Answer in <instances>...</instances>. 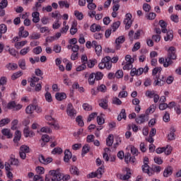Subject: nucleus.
Instances as JSON below:
<instances>
[{
  "label": "nucleus",
  "mask_w": 181,
  "mask_h": 181,
  "mask_svg": "<svg viewBox=\"0 0 181 181\" xmlns=\"http://www.w3.org/2000/svg\"><path fill=\"white\" fill-rule=\"evenodd\" d=\"M95 73H91L88 77V83L90 86H94L95 83Z\"/></svg>",
  "instance_id": "nucleus-29"
},
{
  "label": "nucleus",
  "mask_w": 181,
  "mask_h": 181,
  "mask_svg": "<svg viewBox=\"0 0 181 181\" xmlns=\"http://www.w3.org/2000/svg\"><path fill=\"white\" fill-rule=\"evenodd\" d=\"M23 105L16 103L15 101H11L7 104L6 108L8 110H13L14 111H19L20 110H22Z\"/></svg>",
  "instance_id": "nucleus-3"
},
{
  "label": "nucleus",
  "mask_w": 181,
  "mask_h": 181,
  "mask_svg": "<svg viewBox=\"0 0 181 181\" xmlns=\"http://www.w3.org/2000/svg\"><path fill=\"white\" fill-rule=\"evenodd\" d=\"M30 39L32 40H37V39H40V34L37 33H33L30 36Z\"/></svg>",
  "instance_id": "nucleus-54"
},
{
  "label": "nucleus",
  "mask_w": 181,
  "mask_h": 181,
  "mask_svg": "<svg viewBox=\"0 0 181 181\" xmlns=\"http://www.w3.org/2000/svg\"><path fill=\"white\" fill-rule=\"evenodd\" d=\"M144 73V68H139L136 69V68H132L130 71V76L132 77H134V76H136L137 77L139 76H141V74Z\"/></svg>",
  "instance_id": "nucleus-6"
},
{
  "label": "nucleus",
  "mask_w": 181,
  "mask_h": 181,
  "mask_svg": "<svg viewBox=\"0 0 181 181\" xmlns=\"http://www.w3.org/2000/svg\"><path fill=\"white\" fill-rule=\"evenodd\" d=\"M176 57H177L176 55V47L171 46L168 49V57L165 58V62L163 57L160 58L158 62L160 64H163L164 67H169L170 64H173L172 60H176Z\"/></svg>",
  "instance_id": "nucleus-1"
},
{
  "label": "nucleus",
  "mask_w": 181,
  "mask_h": 181,
  "mask_svg": "<svg viewBox=\"0 0 181 181\" xmlns=\"http://www.w3.org/2000/svg\"><path fill=\"white\" fill-rule=\"evenodd\" d=\"M88 152H90V146H88V144H86L82 148V155H86Z\"/></svg>",
  "instance_id": "nucleus-56"
},
{
  "label": "nucleus",
  "mask_w": 181,
  "mask_h": 181,
  "mask_svg": "<svg viewBox=\"0 0 181 181\" xmlns=\"http://www.w3.org/2000/svg\"><path fill=\"white\" fill-rule=\"evenodd\" d=\"M162 71V68L160 67H156L153 69V76L154 78H158L159 77V74H160V72ZM158 74V75H157Z\"/></svg>",
  "instance_id": "nucleus-25"
},
{
  "label": "nucleus",
  "mask_w": 181,
  "mask_h": 181,
  "mask_svg": "<svg viewBox=\"0 0 181 181\" xmlns=\"http://www.w3.org/2000/svg\"><path fill=\"white\" fill-rule=\"evenodd\" d=\"M21 76H22V72L17 71L11 76V80H16V78H19V77H21Z\"/></svg>",
  "instance_id": "nucleus-57"
},
{
  "label": "nucleus",
  "mask_w": 181,
  "mask_h": 181,
  "mask_svg": "<svg viewBox=\"0 0 181 181\" xmlns=\"http://www.w3.org/2000/svg\"><path fill=\"white\" fill-rule=\"evenodd\" d=\"M55 98L58 101H63V100H66V98H67V95L64 93H57L55 95Z\"/></svg>",
  "instance_id": "nucleus-20"
},
{
  "label": "nucleus",
  "mask_w": 181,
  "mask_h": 181,
  "mask_svg": "<svg viewBox=\"0 0 181 181\" xmlns=\"http://www.w3.org/2000/svg\"><path fill=\"white\" fill-rule=\"evenodd\" d=\"M119 98H127L128 97V92L127 90H122L119 93Z\"/></svg>",
  "instance_id": "nucleus-51"
},
{
  "label": "nucleus",
  "mask_w": 181,
  "mask_h": 181,
  "mask_svg": "<svg viewBox=\"0 0 181 181\" xmlns=\"http://www.w3.org/2000/svg\"><path fill=\"white\" fill-rule=\"evenodd\" d=\"M40 78L33 76L31 78H28V83H30V87H35L36 86V83H39Z\"/></svg>",
  "instance_id": "nucleus-16"
},
{
  "label": "nucleus",
  "mask_w": 181,
  "mask_h": 181,
  "mask_svg": "<svg viewBox=\"0 0 181 181\" xmlns=\"http://www.w3.org/2000/svg\"><path fill=\"white\" fill-rule=\"evenodd\" d=\"M66 112L69 117H71V118L76 117V115L77 114V112H76V110H74V107H73V105L71 104L68 105Z\"/></svg>",
  "instance_id": "nucleus-8"
},
{
  "label": "nucleus",
  "mask_w": 181,
  "mask_h": 181,
  "mask_svg": "<svg viewBox=\"0 0 181 181\" xmlns=\"http://www.w3.org/2000/svg\"><path fill=\"white\" fill-rule=\"evenodd\" d=\"M132 18V15L131 13L126 14V18H124L123 23L126 25V29H129L131 28V25H132V21L131 18Z\"/></svg>",
  "instance_id": "nucleus-7"
},
{
  "label": "nucleus",
  "mask_w": 181,
  "mask_h": 181,
  "mask_svg": "<svg viewBox=\"0 0 181 181\" xmlns=\"http://www.w3.org/2000/svg\"><path fill=\"white\" fill-rule=\"evenodd\" d=\"M112 144H114V139L112 136L109 135L106 139V145L107 146H112Z\"/></svg>",
  "instance_id": "nucleus-38"
},
{
  "label": "nucleus",
  "mask_w": 181,
  "mask_h": 181,
  "mask_svg": "<svg viewBox=\"0 0 181 181\" xmlns=\"http://www.w3.org/2000/svg\"><path fill=\"white\" fill-rule=\"evenodd\" d=\"M19 37H28L29 36V32L25 30V27H21L18 32Z\"/></svg>",
  "instance_id": "nucleus-13"
},
{
  "label": "nucleus",
  "mask_w": 181,
  "mask_h": 181,
  "mask_svg": "<svg viewBox=\"0 0 181 181\" xmlns=\"http://www.w3.org/2000/svg\"><path fill=\"white\" fill-rule=\"evenodd\" d=\"M29 52H30V47H26L23 48L20 51V54L21 56H26V54H28L29 53Z\"/></svg>",
  "instance_id": "nucleus-34"
},
{
  "label": "nucleus",
  "mask_w": 181,
  "mask_h": 181,
  "mask_svg": "<svg viewBox=\"0 0 181 181\" xmlns=\"http://www.w3.org/2000/svg\"><path fill=\"white\" fill-rule=\"evenodd\" d=\"M152 170L156 172V173H160V170H162V167L159 165H153Z\"/></svg>",
  "instance_id": "nucleus-58"
},
{
  "label": "nucleus",
  "mask_w": 181,
  "mask_h": 181,
  "mask_svg": "<svg viewBox=\"0 0 181 181\" xmlns=\"http://www.w3.org/2000/svg\"><path fill=\"white\" fill-rule=\"evenodd\" d=\"M122 66H123V70H131L133 67L132 64L125 62H122Z\"/></svg>",
  "instance_id": "nucleus-32"
},
{
  "label": "nucleus",
  "mask_w": 181,
  "mask_h": 181,
  "mask_svg": "<svg viewBox=\"0 0 181 181\" xmlns=\"http://www.w3.org/2000/svg\"><path fill=\"white\" fill-rule=\"evenodd\" d=\"M8 162L11 166H19V160H18V158L11 157L8 160Z\"/></svg>",
  "instance_id": "nucleus-27"
},
{
  "label": "nucleus",
  "mask_w": 181,
  "mask_h": 181,
  "mask_svg": "<svg viewBox=\"0 0 181 181\" xmlns=\"http://www.w3.org/2000/svg\"><path fill=\"white\" fill-rule=\"evenodd\" d=\"M39 161L40 163H43V165H49V163H51V162H53V158L48 157L45 158L42 155L40 156L39 157Z\"/></svg>",
  "instance_id": "nucleus-10"
},
{
  "label": "nucleus",
  "mask_w": 181,
  "mask_h": 181,
  "mask_svg": "<svg viewBox=\"0 0 181 181\" xmlns=\"http://www.w3.org/2000/svg\"><path fill=\"white\" fill-rule=\"evenodd\" d=\"M154 162L157 163V165H162L163 163V160L160 157H154Z\"/></svg>",
  "instance_id": "nucleus-63"
},
{
  "label": "nucleus",
  "mask_w": 181,
  "mask_h": 181,
  "mask_svg": "<svg viewBox=\"0 0 181 181\" xmlns=\"http://www.w3.org/2000/svg\"><path fill=\"white\" fill-rule=\"evenodd\" d=\"M122 119H127V113L125 109H122L119 115L117 116V120L122 121Z\"/></svg>",
  "instance_id": "nucleus-24"
},
{
  "label": "nucleus",
  "mask_w": 181,
  "mask_h": 181,
  "mask_svg": "<svg viewBox=\"0 0 181 181\" xmlns=\"http://www.w3.org/2000/svg\"><path fill=\"white\" fill-rule=\"evenodd\" d=\"M45 100L47 103H52L53 101V98H52V94L49 92H46L45 94Z\"/></svg>",
  "instance_id": "nucleus-49"
},
{
  "label": "nucleus",
  "mask_w": 181,
  "mask_h": 181,
  "mask_svg": "<svg viewBox=\"0 0 181 181\" xmlns=\"http://www.w3.org/2000/svg\"><path fill=\"white\" fill-rule=\"evenodd\" d=\"M11 122V119L9 118H5L1 120H0V127H5V125H7V124H9Z\"/></svg>",
  "instance_id": "nucleus-44"
},
{
  "label": "nucleus",
  "mask_w": 181,
  "mask_h": 181,
  "mask_svg": "<svg viewBox=\"0 0 181 181\" xmlns=\"http://www.w3.org/2000/svg\"><path fill=\"white\" fill-rule=\"evenodd\" d=\"M49 173L51 176V179L52 181H60L63 178V175H62V173H59L57 170H50Z\"/></svg>",
  "instance_id": "nucleus-4"
},
{
  "label": "nucleus",
  "mask_w": 181,
  "mask_h": 181,
  "mask_svg": "<svg viewBox=\"0 0 181 181\" xmlns=\"http://www.w3.org/2000/svg\"><path fill=\"white\" fill-rule=\"evenodd\" d=\"M86 69H87V65L86 63H83L76 68V71H83V70H86Z\"/></svg>",
  "instance_id": "nucleus-59"
},
{
  "label": "nucleus",
  "mask_w": 181,
  "mask_h": 181,
  "mask_svg": "<svg viewBox=\"0 0 181 181\" xmlns=\"http://www.w3.org/2000/svg\"><path fill=\"white\" fill-rule=\"evenodd\" d=\"M52 50L55 53H60V52H62V46H60L59 45H54Z\"/></svg>",
  "instance_id": "nucleus-61"
},
{
  "label": "nucleus",
  "mask_w": 181,
  "mask_h": 181,
  "mask_svg": "<svg viewBox=\"0 0 181 181\" xmlns=\"http://www.w3.org/2000/svg\"><path fill=\"white\" fill-rule=\"evenodd\" d=\"M94 77H95L96 81H100V80H103V77H104V74H103L100 71H98V72L95 73Z\"/></svg>",
  "instance_id": "nucleus-41"
},
{
  "label": "nucleus",
  "mask_w": 181,
  "mask_h": 181,
  "mask_svg": "<svg viewBox=\"0 0 181 181\" xmlns=\"http://www.w3.org/2000/svg\"><path fill=\"white\" fill-rule=\"evenodd\" d=\"M20 151L24 152L25 153H29L30 152L29 146H25V145L21 146L20 148Z\"/></svg>",
  "instance_id": "nucleus-53"
},
{
  "label": "nucleus",
  "mask_w": 181,
  "mask_h": 181,
  "mask_svg": "<svg viewBox=\"0 0 181 181\" xmlns=\"http://www.w3.org/2000/svg\"><path fill=\"white\" fill-rule=\"evenodd\" d=\"M74 15L78 19V21H83V18H84V16L83 15V13L78 11H74Z\"/></svg>",
  "instance_id": "nucleus-45"
},
{
  "label": "nucleus",
  "mask_w": 181,
  "mask_h": 181,
  "mask_svg": "<svg viewBox=\"0 0 181 181\" xmlns=\"http://www.w3.org/2000/svg\"><path fill=\"white\" fill-rule=\"evenodd\" d=\"M175 132H176V130L175 129V128H171L170 132L168 135V141H175L176 139V135L175 134Z\"/></svg>",
  "instance_id": "nucleus-21"
},
{
  "label": "nucleus",
  "mask_w": 181,
  "mask_h": 181,
  "mask_svg": "<svg viewBox=\"0 0 181 181\" xmlns=\"http://www.w3.org/2000/svg\"><path fill=\"white\" fill-rule=\"evenodd\" d=\"M71 156H73V154L70 151V150H65L64 151V160L66 163H69L70 159H71Z\"/></svg>",
  "instance_id": "nucleus-17"
},
{
  "label": "nucleus",
  "mask_w": 181,
  "mask_h": 181,
  "mask_svg": "<svg viewBox=\"0 0 181 181\" xmlns=\"http://www.w3.org/2000/svg\"><path fill=\"white\" fill-rule=\"evenodd\" d=\"M97 122H98V125H103L105 122V120L103 118V117L98 116L97 117Z\"/></svg>",
  "instance_id": "nucleus-64"
},
{
  "label": "nucleus",
  "mask_w": 181,
  "mask_h": 181,
  "mask_svg": "<svg viewBox=\"0 0 181 181\" xmlns=\"http://www.w3.org/2000/svg\"><path fill=\"white\" fill-rule=\"evenodd\" d=\"M1 134L7 138H11L12 136V134H11V130L8 129H4L1 130Z\"/></svg>",
  "instance_id": "nucleus-37"
},
{
  "label": "nucleus",
  "mask_w": 181,
  "mask_h": 181,
  "mask_svg": "<svg viewBox=\"0 0 181 181\" xmlns=\"http://www.w3.org/2000/svg\"><path fill=\"white\" fill-rule=\"evenodd\" d=\"M22 136V133L21 132V131L17 130L15 133V136L13 139V142L16 143V142H19L21 141V138Z\"/></svg>",
  "instance_id": "nucleus-30"
},
{
  "label": "nucleus",
  "mask_w": 181,
  "mask_h": 181,
  "mask_svg": "<svg viewBox=\"0 0 181 181\" xmlns=\"http://www.w3.org/2000/svg\"><path fill=\"white\" fill-rule=\"evenodd\" d=\"M7 70L13 71L18 69V64L15 63H8L6 65Z\"/></svg>",
  "instance_id": "nucleus-28"
},
{
  "label": "nucleus",
  "mask_w": 181,
  "mask_h": 181,
  "mask_svg": "<svg viewBox=\"0 0 181 181\" xmlns=\"http://www.w3.org/2000/svg\"><path fill=\"white\" fill-rule=\"evenodd\" d=\"M69 170L71 175H76V176H78L80 175V171L78 170V168H77L76 166H71Z\"/></svg>",
  "instance_id": "nucleus-31"
},
{
  "label": "nucleus",
  "mask_w": 181,
  "mask_h": 181,
  "mask_svg": "<svg viewBox=\"0 0 181 181\" xmlns=\"http://www.w3.org/2000/svg\"><path fill=\"white\" fill-rule=\"evenodd\" d=\"M125 42V37L124 36H119L115 40V43H116V49L117 50H119L121 49V45L122 43Z\"/></svg>",
  "instance_id": "nucleus-11"
},
{
  "label": "nucleus",
  "mask_w": 181,
  "mask_h": 181,
  "mask_svg": "<svg viewBox=\"0 0 181 181\" xmlns=\"http://www.w3.org/2000/svg\"><path fill=\"white\" fill-rule=\"evenodd\" d=\"M125 60V63H130L131 64H132V63L134 62V58H132V57H131L129 54L126 55Z\"/></svg>",
  "instance_id": "nucleus-55"
},
{
  "label": "nucleus",
  "mask_w": 181,
  "mask_h": 181,
  "mask_svg": "<svg viewBox=\"0 0 181 181\" xmlns=\"http://www.w3.org/2000/svg\"><path fill=\"white\" fill-rule=\"evenodd\" d=\"M32 16H33V22L34 23H39V22L40 21V18L39 17L40 16V13H39V12L37 11H35L32 13Z\"/></svg>",
  "instance_id": "nucleus-19"
},
{
  "label": "nucleus",
  "mask_w": 181,
  "mask_h": 181,
  "mask_svg": "<svg viewBox=\"0 0 181 181\" xmlns=\"http://www.w3.org/2000/svg\"><path fill=\"white\" fill-rule=\"evenodd\" d=\"M99 106L101 107V108H103V110H107V108H108V100H107V99L100 100Z\"/></svg>",
  "instance_id": "nucleus-26"
},
{
  "label": "nucleus",
  "mask_w": 181,
  "mask_h": 181,
  "mask_svg": "<svg viewBox=\"0 0 181 181\" xmlns=\"http://www.w3.org/2000/svg\"><path fill=\"white\" fill-rule=\"evenodd\" d=\"M159 25L160 28H162V33H166V32H168V29H166V23L163 20H160L159 21Z\"/></svg>",
  "instance_id": "nucleus-33"
},
{
  "label": "nucleus",
  "mask_w": 181,
  "mask_h": 181,
  "mask_svg": "<svg viewBox=\"0 0 181 181\" xmlns=\"http://www.w3.org/2000/svg\"><path fill=\"white\" fill-rule=\"evenodd\" d=\"M165 42H172L173 40V30L166 31V36L164 37Z\"/></svg>",
  "instance_id": "nucleus-15"
},
{
  "label": "nucleus",
  "mask_w": 181,
  "mask_h": 181,
  "mask_svg": "<svg viewBox=\"0 0 181 181\" xmlns=\"http://www.w3.org/2000/svg\"><path fill=\"white\" fill-rule=\"evenodd\" d=\"M76 121L79 127H84V122L83 121V117L81 116H78L76 119Z\"/></svg>",
  "instance_id": "nucleus-50"
},
{
  "label": "nucleus",
  "mask_w": 181,
  "mask_h": 181,
  "mask_svg": "<svg viewBox=\"0 0 181 181\" xmlns=\"http://www.w3.org/2000/svg\"><path fill=\"white\" fill-rule=\"evenodd\" d=\"M82 107L85 111H91L93 110V107L88 103H83Z\"/></svg>",
  "instance_id": "nucleus-52"
},
{
  "label": "nucleus",
  "mask_w": 181,
  "mask_h": 181,
  "mask_svg": "<svg viewBox=\"0 0 181 181\" xmlns=\"http://www.w3.org/2000/svg\"><path fill=\"white\" fill-rule=\"evenodd\" d=\"M23 134L25 138H32V136H35V132L32 130H30L29 127H25L24 129Z\"/></svg>",
  "instance_id": "nucleus-12"
},
{
  "label": "nucleus",
  "mask_w": 181,
  "mask_h": 181,
  "mask_svg": "<svg viewBox=\"0 0 181 181\" xmlns=\"http://www.w3.org/2000/svg\"><path fill=\"white\" fill-rule=\"evenodd\" d=\"M149 120V117L148 115L142 114L136 118V124H144V122H147Z\"/></svg>",
  "instance_id": "nucleus-5"
},
{
  "label": "nucleus",
  "mask_w": 181,
  "mask_h": 181,
  "mask_svg": "<svg viewBox=\"0 0 181 181\" xmlns=\"http://www.w3.org/2000/svg\"><path fill=\"white\" fill-rule=\"evenodd\" d=\"M59 8H63L64 7L66 8H70V4H69V3L66 1H59Z\"/></svg>",
  "instance_id": "nucleus-35"
},
{
  "label": "nucleus",
  "mask_w": 181,
  "mask_h": 181,
  "mask_svg": "<svg viewBox=\"0 0 181 181\" xmlns=\"http://www.w3.org/2000/svg\"><path fill=\"white\" fill-rule=\"evenodd\" d=\"M34 54H40L42 53V47L38 46L33 49Z\"/></svg>",
  "instance_id": "nucleus-60"
},
{
  "label": "nucleus",
  "mask_w": 181,
  "mask_h": 181,
  "mask_svg": "<svg viewBox=\"0 0 181 181\" xmlns=\"http://www.w3.org/2000/svg\"><path fill=\"white\" fill-rule=\"evenodd\" d=\"M173 173V168L172 166H168L165 168L163 172L164 177H169Z\"/></svg>",
  "instance_id": "nucleus-14"
},
{
  "label": "nucleus",
  "mask_w": 181,
  "mask_h": 181,
  "mask_svg": "<svg viewBox=\"0 0 181 181\" xmlns=\"http://www.w3.org/2000/svg\"><path fill=\"white\" fill-rule=\"evenodd\" d=\"M18 66L22 70H26V62L25 59H20L18 61Z\"/></svg>",
  "instance_id": "nucleus-40"
},
{
  "label": "nucleus",
  "mask_w": 181,
  "mask_h": 181,
  "mask_svg": "<svg viewBox=\"0 0 181 181\" xmlns=\"http://www.w3.org/2000/svg\"><path fill=\"white\" fill-rule=\"evenodd\" d=\"M146 97H148V98H153L155 95H156V93H155V90H147L146 92Z\"/></svg>",
  "instance_id": "nucleus-48"
},
{
  "label": "nucleus",
  "mask_w": 181,
  "mask_h": 181,
  "mask_svg": "<svg viewBox=\"0 0 181 181\" xmlns=\"http://www.w3.org/2000/svg\"><path fill=\"white\" fill-rule=\"evenodd\" d=\"M104 172H105V167L102 165L98 168L96 170V173L98 175V179H101L103 177V175H104Z\"/></svg>",
  "instance_id": "nucleus-18"
},
{
  "label": "nucleus",
  "mask_w": 181,
  "mask_h": 181,
  "mask_svg": "<svg viewBox=\"0 0 181 181\" xmlns=\"http://www.w3.org/2000/svg\"><path fill=\"white\" fill-rule=\"evenodd\" d=\"M142 170L144 173H148V176L152 175V173H151L149 171V165L148 164H144V165H142Z\"/></svg>",
  "instance_id": "nucleus-39"
},
{
  "label": "nucleus",
  "mask_w": 181,
  "mask_h": 181,
  "mask_svg": "<svg viewBox=\"0 0 181 181\" xmlns=\"http://www.w3.org/2000/svg\"><path fill=\"white\" fill-rule=\"evenodd\" d=\"M52 155H56V153H58V155H60L61 153H63V149L60 147L54 148L52 151Z\"/></svg>",
  "instance_id": "nucleus-46"
},
{
  "label": "nucleus",
  "mask_w": 181,
  "mask_h": 181,
  "mask_svg": "<svg viewBox=\"0 0 181 181\" xmlns=\"http://www.w3.org/2000/svg\"><path fill=\"white\" fill-rule=\"evenodd\" d=\"M35 111V105H30L25 109L26 114H33Z\"/></svg>",
  "instance_id": "nucleus-36"
},
{
  "label": "nucleus",
  "mask_w": 181,
  "mask_h": 181,
  "mask_svg": "<svg viewBox=\"0 0 181 181\" xmlns=\"http://www.w3.org/2000/svg\"><path fill=\"white\" fill-rule=\"evenodd\" d=\"M90 30L93 33H95V32H100V30H101V25L93 23L90 25Z\"/></svg>",
  "instance_id": "nucleus-22"
},
{
  "label": "nucleus",
  "mask_w": 181,
  "mask_h": 181,
  "mask_svg": "<svg viewBox=\"0 0 181 181\" xmlns=\"http://www.w3.org/2000/svg\"><path fill=\"white\" fill-rule=\"evenodd\" d=\"M95 63H97V60L93 59V60H88V62L86 63V64L88 65V67L89 69H93V67H94V66H95Z\"/></svg>",
  "instance_id": "nucleus-47"
},
{
  "label": "nucleus",
  "mask_w": 181,
  "mask_h": 181,
  "mask_svg": "<svg viewBox=\"0 0 181 181\" xmlns=\"http://www.w3.org/2000/svg\"><path fill=\"white\" fill-rule=\"evenodd\" d=\"M120 25H121V22L119 21H116L113 23L112 25V32H117V29L119 28Z\"/></svg>",
  "instance_id": "nucleus-42"
},
{
  "label": "nucleus",
  "mask_w": 181,
  "mask_h": 181,
  "mask_svg": "<svg viewBox=\"0 0 181 181\" xmlns=\"http://www.w3.org/2000/svg\"><path fill=\"white\" fill-rule=\"evenodd\" d=\"M8 6V0H1L0 2V8L5 9Z\"/></svg>",
  "instance_id": "nucleus-62"
},
{
  "label": "nucleus",
  "mask_w": 181,
  "mask_h": 181,
  "mask_svg": "<svg viewBox=\"0 0 181 181\" xmlns=\"http://www.w3.org/2000/svg\"><path fill=\"white\" fill-rule=\"evenodd\" d=\"M27 43H28V41L23 40L21 42H16L14 46H15L16 49L19 50L20 49H22V47H23V46L26 45Z\"/></svg>",
  "instance_id": "nucleus-23"
},
{
  "label": "nucleus",
  "mask_w": 181,
  "mask_h": 181,
  "mask_svg": "<svg viewBox=\"0 0 181 181\" xmlns=\"http://www.w3.org/2000/svg\"><path fill=\"white\" fill-rule=\"evenodd\" d=\"M93 47L95 48V52L97 56H100L103 52V47H101V45H98V42L94 40L93 41Z\"/></svg>",
  "instance_id": "nucleus-9"
},
{
  "label": "nucleus",
  "mask_w": 181,
  "mask_h": 181,
  "mask_svg": "<svg viewBox=\"0 0 181 181\" xmlns=\"http://www.w3.org/2000/svg\"><path fill=\"white\" fill-rule=\"evenodd\" d=\"M98 67L100 70L103 69L111 70V57H105L102 59L101 62L98 64Z\"/></svg>",
  "instance_id": "nucleus-2"
},
{
  "label": "nucleus",
  "mask_w": 181,
  "mask_h": 181,
  "mask_svg": "<svg viewBox=\"0 0 181 181\" xmlns=\"http://www.w3.org/2000/svg\"><path fill=\"white\" fill-rule=\"evenodd\" d=\"M131 177V170H127V174L120 176L122 180H128Z\"/></svg>",
  "instance_id": "nucleus-43"
}]
</instances>
